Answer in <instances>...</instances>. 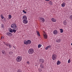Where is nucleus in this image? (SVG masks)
Masks as SVG:
<instances>
[{"mask_svg": "<svg viewBox=\"0 0 72 72\" xmlns=\"http://www.w3.org/2000/svg\"><path fill=\"white\" fill-rule=\"evenodd\" d=\"M70 62H71V60H70L69 59L68 60V63H70Z\"/></svg>", "mask_w": 72, "mask_h": 72, "instance_id": "34", "label": "nucleus"}, {"mask_svg": "<svg viewBox=\"0 0 72 72\" xmlns=\"http://www.w3.org/2000/svg\"><path fill=\"white\" fill-rule=\"evenodd\" d=\"M11 28L13 29H16L17 26L15 24H12L11 25Z\"/></svg>", "mask_w": 72, "mask_h": 72, "instance_id": "4", "label": "nucleus"}, {"mask_svg": "<svg viewBox=\"0 0 72 72\" xmlns=\"http://www.w3.org/2000/svg\"><path fill=\"white\" fill-rule=\"evenodd\" d=\"M23 12L25 14H26V13H27V12H25V11H24V10H23Z\"/></svg>", "mask_w": 72, "mask_h": 72, "instance_id": "32", "label": "nucleus"}, {"mask_svg": "<svg viewBox=\"0 0 72 72\" xmlns=\"http://www.w3.org/2000/svg\"><path fill=\"white\" fill-rule=\"evenodd\" d=\"M37 33L39 36H40V33H39V31H37Z\"/></svg>", "mask_w": 72, "mask_h": 72, "instance_id": "24", "label": "nucleus"}, {"mask_svg": "<svg viewBox=\"0 0 72 72\" xmlns=\"http://www.w3.org/2000/svg\"><path fill=\"white\" fill-rule=\"evenodd\" d=\"M17 72H22V71H21V69H18Z\"/></svg>", "mask_w": 72, "mask_h": 72, "instance_id": "29", "label": "nucleus"}, {"mask_svg": "<svg viewBox=\"0 0 72 72\" xmlns=\"http://www.w3.org/2000/svg\"><path fill=\"white\" fill-rule=\"evenodd\" d=\"M53 33L54 35H56L58 33V31L56 30H55L53 32Z\"/></svg>", "mask_w": 72, "mask_h": 72, "instance_id": "9", "label": "nucleus"}, {"mask_svg": "<svg viewBox=\"0 0 72 72\" xmlns=\"http://www.w3.org/2000/svg\"><path fill=\"white\" fill-rule=\"evenodd\" d=\"M41 46H42V45L41 44H39L38 45V48H41Z\"/></svg>", "mask_w": 72, "mask_h": 72, "instance_id": "21", "label": "nucleus"}, {"mask_svg": "<svg viewBox=\"0 0 72 72\" xmlns=\"http://www.w3.org/2000/svg\"><path fill=\"white\" fill-rule=\"evenodd\" d=\"M6 35L7 36H10V37L12 36V33L9 32L7 33Z\"/></svg>", "mask_w": 72, "mask_h": 72, "instance_id": "8", "label": "nucleus"}, {"mask_svg": "<svg viewBox=\"0 0 72 72\" xmlns=\"http://www.w3.org/2000/svg\"><path fill=\"white\" fill-rule=\"evenodd\" d=\"M13 47L15 49V47H14V46H13Z\"/></svg>", "mask_w": 72, "mask_h": 72, "instance_id": "39", "label": "nucleus"}, {"mask_svg": "<svg viewBox=\"0 0 72 72\" xmlns=\"http://www.w3.org/2000/svg\"><path fill=\"white\" fill-rule=\"evenodd\" d=\"M9 47L10 48H10H12V46H11V45H10V44H9Z\"/></svg>", "mask_w": 72, "mask_h": 72, "instance_id": "30", "label": "nucleus"}, {"mask_svg": "<svg viewBox=\"0 0 72 72\" xmlns=\"http://www.w3.org/2000/svg\"><path fill=\"white\" fill-rule=\"evenodd\" d=\"M26 63H28V64H30V62H29V61H28Z\"/></svg>", "mask_w": 72, "mask_h": 72, "instance_id": "36", "label": "nucleus"}, {"mask_svg": "<svg viewBox=\"0 0 72 72\" xmlns=\"http://www.w3.org/2000/svg\"><path fill=\"white\" fill-rule=\"evenodd\" d=\"M61 41V40L60 39H58L56 40V42H60Z\"/></svg>", "mask_w": 72, "mask_h": 72, "instance_id": "16", "label": "nucleus"}, {"mask_svg": "<svg viewBox=\"0 0 72 72\" xmlns=\"http://www.w3.org/2000/svg\"><path fill=\"white\" fill-rule=\"evenodd\" d=\"M64 25H65V26L67 24V21H64Z\"/></svg>", "mask_w": 72, "mask_h": 72, "instance_id": "14", "label": "nucleus"}, {"mask_svg": "<svg viewBox=\"0 0 72 72\" xmlns=\"http://www.w3.org/2000/svg\"><path fill=\"white\" fill-rule=\"evenodd\" d=\"M2 53L3 54H4V55L6 54V53H5V51L4 50L2 51Z\"/></svg>", "mask_w": 72, "mask_h": 72, "instance_id": "12", "label": "nucleus"}, {"mask_svg": "<svg viewBox=\"0 0 72 72\" xmlns=\"http://www.w3.org/2000/svg\"><path fill=\"white\" fill-rule=\"evenodd\" d=\"M44 62V60L43 59H41L39 60V63L40 64H42Z\"/></svg>", "mask_w": 72, "mask_h": 72, "instance_id": "6", "label": "nucleus"}, {"mask_svg": "<svg viewBox=\"0 0 72 72\" xmlns=\"http://www.w3.org/2000/svg\"><path fill=\"white\" fill-rule=\"evenodd\" d=\"M60 63V62L59 61H58L57 62V65H59Z\"/></svg>", "mask_w": 72, "mask_h": 72, "instance_id": "18", "label": "nucleus"}, {"mask_svg": "<svg viewBox=\"0 0 72 72\" xmlns=\"http://www.w3.org/2000/svg\"><path fill=\"white\" fill-rule=\"evenodd\" d=\"M22 59V57L21 56L17 57L16 58V60L18 62H21Z\"/></svg>", "mask_w": 72, "mask_h": 72, "instance_id": "2", "label": "nucleus"}, {"mask_svg": "<svg viewBox=\"0 0 72 72\" xmlns=\"http://www.w3.org/2000/svg\"><path fill=\"white\" fill-rule=\"evenodd\" d=\"M13 32H14V33H15L16 32V30L15 29H13Z\"/></svg>", "mask_w": 72, "mask_h": 72, "instance_id": "28", "label": "nucleus"}, {"mask_svg": "<svg viewBox=\"0 0 72 72\" xmlns=\"http://www.w3.org/2000/svg\"><path fill=\"white\" fill-rule=\"evenodd\" d=\"M24 44H26V45H27V41L26 42V41H24Z\"/></svg>", "mask_w": 72, "mask_h": 72, "instance_id": "31", "label": "nucleus"}, {"mask_svg": "<svg viewBox=\"0 0 72 72\" xmlns=\"http://www.w3.org/2000/svg\"><path fill=\"white\" fill-rule=\"evenodd\" d=\"M66 4L64 3H63L61 4V6L62 7H64L65 6Z\"/></svg>", "mask_w": 72, "mask_h": 72, "instance_id": "19", "label": "nucleus"}, {"mask_svg": "<svg viewBox=\"0 0 72 72\" xmlns=\"http://www.w3.org/2000/svg\"><path fill=\"white\" fill-rule=\"evenodd\" d=\"M40 67L41 68H44V65H43V64H40Z\"/></svg>", "mask_w": 72, "mask_h": 72, "instance_id": "17", "label": "nucleus"}, {"mask_svg": "<svg viewBox=\"0 0 72 72\" xmlns=\"http://www.w3.org/2000/svg\"><path fill=\"white\" fill-rule=\"evenodd\" d=\"M46 1H49L50 0H45Z\"/></svg>", "mask_w": 72, "mask_h": 72, "instance_id": "38", "label": "nucleus"}, {"mask_svg": "<svg viewBox=\"0 0 72 72\" xmlns=\"http://www.w3.org/2000/svg\"><path fill=\"white\" fill-rule=\"evenodd\" d=\"M1 17L2 19H3V18H4V17L3 16H1Z\"/></svg>", "mask_w": 72, "mask_h": 72, "instance_id": "35", "label": "nucleus"}, {"mask_svg": "<svg viewBox=\"0 0 72 72\" xmlns=\"http://www.w3.org/2000/svg\"><path fill=\"white\" fill-rule=\"evenodd\" d=\"M26 41L27 44H30L31 43V41L30 40H28Z\"/></svg>", "mask_w": 72, "mask_h": 72, "instance_id": "10", "label": "nucleus"}, {"mask_svg": "<svg viewBox=\"0 0 72 72\" xmlns=\"http://www.w3.org/2000/svg\"><path fill=\"white\" fill-rule=\"evenodd\" d=\"M69 18L72 21V15L70 16Z\"/></svg>", "mask_w": 72, "mask_h": 72, "instance_id": "26", "label": "nucleus"}, {"mask_svg": "<svg viewBox=\"0 0 72 72\" xmlns=\"http://www.w3.org/2000/svg\"><path fill=\"white\" fill-rule=\"evenodd\" d=\"M51 48V46L49 45L48 46H47L45 48L46 50H48V49H49V48Z\"/></svg>", "mask_w": 72, "mask_h": 72, "instance_id": "11", "label": "nucleus"}, {"mask_svg": "<svg viewBox=\"0 0 72 72\" xmlns=\"http://www.w3.org/2000/svg\"><path fill=\"white\" fill-rule=\"evenodd\" d=\"M60 33H62L63 32V30L62 29H60Z\"/></svg>", "mask_w": 72, "mask_h": 72, "instance_id": "22", "label": "nucleus"}, {"mask_svg": "<svg viewBox=\"0 0 72 72\" xmlns=\"http://www.w3.org/2000/svg\"><path fill=\"white\" fill-rule=\"evenodd\" d=\"M1 39H3V37H1Z\"/></svg>", "mask_w": 72, "mask_h": 72, "instance_id": "40", "label": "nucleus"}, {"mask_svg": "<svg viewBox=\"0 0 72 72\" xmlns=\"http://www.w3.org/2000/svg\"><path fill=\"white\" fill-rule=\"evenodd\" d=\"M1 26L2 28H4V24H2L1 25Z\"/></svg>", "mask_w": 72, "mask_h": 72, "instance_id": "33", "label": "nucleus"}, {"mask_svg": "<svg viewBox=\"0 0 72 72\" xmlns=\"http://www.w3.org/2000/svg\"><path fill=\"white\" fill-rule=\"evenodd\" d=\"M9 31L10 32H11V33L13 32V29H12L10 28V30H9Z\"/></svg>", "mask_w": 72, "mask_h": 72, "instance_id": "23", "label": "nucleus"}, {"mask_svg": "<svg viewBox=\"0 0 72 72\" xmlns=\"http://www.w3.org/2000/svg\"><path fill=\"white\" fill-rule=\"evenodd\" d=\"M22 19L23 20V22L24 24H27L28 23V21L27 20V16L24 15L22 16Z\"/></svg>", "mask_w": 72, "mask_h": 72, "instance_id": "1", "label": "nucleus"}, {"mask_svg": "<svg viewBox=\"0 0 72 72\" xmlns=\"http://www.w3.org/2000/svg\"><path fill=\"white\" fill-rule=\"evenodd\" d=\"M6 45L7 46H9V44H6Z\"/></svg>", "mask_w": 72, "mask_h": 72, "instance_id": "37", "label": "nucleus"}, {"mask_svg": "<svg viewBox=\"0 0 72 72\" xmlns=\"http://www.w3.org/2000/svg\"><path fill=\"white\" fill-rule=\"evenodd\" d=\"M13 51H11L9 53V54L10 55H12V54H13Z\"/></svg>", "mask_w": 72, "mask_h": 72, "instance_id": "27", "label": "nucleus"}, {"mask_svg": "<svg viewBox=\"0 0 72 72\" xmlns=\"http://www.w3.org/2000/svg\"><path fill=\"white\" fill-rule=\"evenodd\" d=\"M39 20L40 21V22H42V23H43L45 22V19L43 17H40L39 18Z\"/></svg>", "mask_w": 72, "mask_h": 72, "instance_id": "5", "label": "nucleus"}, {"mask_svg": "<svg viewBox=\"0 0 72 72\" xmlns=\"http://www.w3.org/2000/svg\"><path fill=\"white\" fill-rule=\"evenodd\" d=\"M57 58V56H56V55L55 54H53L52 55V59L53 60H55L56 58Z\"/></svg>", "mask_w": 72, "mask_h": 72, "instance_id": "7", "label": "nucleus"}, {"mask_svg": "<svg viewBox=\"0 0 72 72\" xmlns=\"http://www.w3.org/2000/svg\"><path fill=\"white\" fill-rule=\"evenodd\" d=\"M8 18L9 19H11L12 18V15H8Z\"/></svg>", "mask_w": 72, "mask_h": 72, "instance_id": "25", "label": "nucleus"}, {"mask_svg": "<svg viewBox=\"0 0 72 72\" xmlns=\"http://www.w3.org/2000/svg\"><path fill=\"white\" fill-rule=\"evenodd\" d=\"M44 39H47V35L46 34H44Z\"/></svg>", "mask_w": 72, "mask_h": 72, "instance_id": "15", "label": "nucleus"}, {"mask_svg": "<svg viewBox=\"0 0 72 72\" xmlns=\"http://www.w3.org/2000/svg\"><path fill=\"white\" fill-rule=\"evenodd\" d=\"M49 4L50 5H51L53 4V2L50 1L49 2Z\"/></svg>", "mask_w": 72, "mask_h": 72, "instance_id": "20", "label": "nucleus"}, {"mask_svg": "<svg viewBox=\"0 0 72 72\" xmlns=\"http://www.w3.org/2000/svg\"><path fill=\"white\" fill-rule=\"evenodd\" d=\"M71 45L72 46V43H71Z\"/></svg>", "mask_w": 72, "mask_h": 72, "instance_id": "41", "label": "nucleus"}, {"mask_svg": "<svg viewBox=\"0 0 72 72\" xmlns=\"http://www.w3.org/2000/svg\"><path fill=\"white\" fill-rule=\"evenodd\" d=\"M34 52V50L33 49H30L28 50V53L30 54H32Z\"/></svg>", "mask_w": 72, "mask_h": 72, "instance_id": "3", "label": "nucleus"}, {"mask_svg": "<svg viewBox=\"0 0 72 72\" xmlns=\"http://www.w3.org/2000/svg\"><path fill=\"white\" fill-rule=\"evenodd\" d=\"M51 21H52V22H56V20L54 19H52Z\"/></svg>", "mask_w": 72, "mask_h": 72, "instance_id": "13", "label": "nucleus"}]
</instances>
